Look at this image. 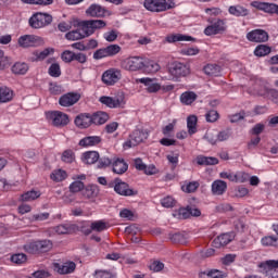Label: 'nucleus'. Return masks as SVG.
Returning <instances> with one entry per match:
<instances>
[{
    "instance_id": "54",
    "label": "nucleus",
    "mask_w": 278,
    "mask_h": 278,
    "mask_svg": "<svg viewBox=\"0 0 278 278\" xmlns=\"http://www.w3.org/2000/svg\"><path fill=\"white\" fill-rule=\"evenodd\" d=\"M74 58H75V52L71 50H65L61 54V60H63V62H65L66 64H71V62H74Z\"/></svg>"
},
{
    "instance_id": "49",
    "label": "nucleus",
    "mask_w": 278,
    "mask_h": 278,
    "mask_svg": "<svg viewBox=\"0 0 278 278\" xmlns=\"http://www.w3.org/2000/svg\"><path fill=\"white\" fill-rule=\"evenodd\" d=\"M174 216H176V218H179L180 220H186L190 218V206L180 207L178 211H176Z\"/></svg>"
},
{
    "instance_id": "14",
    "label": "nucleus",
    "mask_w": 278,
    "mask_h": 278,
    "mask_svg": "<svg viewBox=\"0 0 278 278\" xmlns=\"http://www.w3.org/2000/svg\"><path fill=\"white\" fill-rule=\"evenodd\" d=\"M74 125L78 127V129H88V127H92V117L90 113H80L74 119Z\"/></svg>"
},
{
    "instance_id": "53",
    "label": "nucleus",
    "mask_w": 278,
    "mask_h": 278,
    "mask_svg": "<svg viewBox=\"0 0 278 278\" xmlns=\"http://www.w3.org/2000/svg\"><path fill=\"white\" fill-rule=\"evenodd\" d=\"M113 163H114V159L112 160L106 156H102V157L99 156L98 168H108L109 166H112Z\"/></svg>"
},
{
    "instance_id": "30",
    "label": "nucleus",
    "mask_w": 278,
    "mask_h": 278,
    "mask_svg": "<svg viewBox=\"0 0 278 278\" xmlns=\"http://www.w3.org/2000/svg\"><path fill=\"white\" fill-rule=\"evenodd\" d=\"M197 164L199 166H216V164H218V159L214 156L199 155L197 156Z\"/></svg>"
},
{
    "instance_id": "8",
    "label": "nucleus",
    "mask_w": 278,
    "mask_h": 278,
    "mask_svg": "<svg viewBox=\"0 0 278 278\" xmlns=\"http://www.w3.org/2000/svg\"><path fill=\"white\" fill-rule=\"evenodd\" d=\"M52 268L54 273H58V275H73L77 268V264L73 261H66V262H54L52 264Z\"/></svg>"
},
{
    "instance_id": "6",
    "label": "nucleus",
    "mask_w": 278,
    "mask_h": 278,
    "mask_svg": "<svg viewBox=\"0 0 278 278\" xmlns=\"http://www.w3.org/2000/svg\"><path fill=\"white\" fill-rule=\"evenodd\" d=\"M33 29H42V27H48L53 23V16L49 13L37 12L28 21Z\"/></svg>"
},
{
    "instance_id": "55",
    "label": "nucleus",
    "mask_w": 278,
    "mask_h": 278,
    "mask_svg": "<svg viewBox=\"0 0 278 278\" xmlns=\"http://www.w3.org/2000/svg\"><path fill=\"white\" fill-rule=\"evenodd\" d=\"M85 185L81 180H75L74 182H72L70 185V192H81V190H84Z\"/></svg>"
},
{
    "instance_id": "13",
    "label": "nucleus",
    "mask_w": 278,
    "mask_h": 278,
    "mask_svg": "<svg viewBox=\"0 0 278 278\" xmlns=\"http://www.w3.org/2000/svg\"><path fill=\"white\" fill-rule=\"evenodd\" d=\"M137 81L139 84H143L147 92H149L150 94L160 92V90H162V85H160L157 83V79H155V78L143 77V78H139Z\"/></svg>"
},
{
    "instance_id": "21",
    "label": "nucleus",
    "mask_w": 278,
    "mask_h": 278,
    "mask_svg": "<svg viewBox=\"0 0 278 278\" xmlns=\"http://www.w3.org/2000/svg\"><path fill=\"white\" fill-rule=\"evenodd\" d=\"M110 121V114L103 111H97L91 114V125H105Z\"/></svg>"
},
{
    "instance_id": "33",
    "label": "nucleus",
    "mask_w": 278,
    "mask_h": 278,
    "mask_svg": "<svg viewBox=\"0 0 278 278\" xmlns=\"http://www.w3.org/2000/svg\"><path fill=\"white\" fill-rule=\"evenodd\" d=\"M55 233L59 236H64L66 233H73L75 231V226L71 224H61L54 227Z\"/></svg>"
},
{
    "instance_id": "5",
    "label": "nucleus",
    "mask_w": 278,
    "mask_h": 278,
    "mask_svg": "<svg viewBox=\"0 0 278 278\" xmlns=\"http://www.w3.org/2000/svg\"><path fill=\"white\" fill-rule=\"evenodd\" d=\"M108 188H113L116 194L119 197H136L138 191H135L129 184L123 181L121 178H115L114 180L110 181Z\"/></svg>"
},
{
    "instance_id": "58",
    "label": "nucleus",
    "mask_w": 278,
    "mask_h": 278,
    "mask_svg": "<svg viewBox=\"0 0 278 278\" xmlns=\"http://www.w3.org/2000/svg\"><path fill=\"white\" fill-rule=\"evenodd\" d=\"M175 203H177V201H175L170 195L161 199V205L163 207H175Z\"/></svg>"
},
{
    "instance_id": "32",
    "label": "nucleus",
    "mask_w": 278,
    "mask_h": 278,
    "mask_svg": "<svg viewBox=\"0 0 278 278\" xmlns=\"http://www.w3.org/2000/svg\"><path fill=\"white\" fill-rule=\"evenodd\" d=\"M229 14L232 16H249V11L242 5H231L228 9Z\"/></svg>"
},
{
    "instance_id": "10",
    "label": "nucleus",
    "mask_w": 278,
    "mask_h": 278,
    "mask_svg": "<svg viewBox=\"0 0 278 278\" xmlns=\"http://www.w3.org/2000/svg\"><path fill=\"white\" fill-rule=\"evenodd\" d=\"M122 77L123 74L121 73V70L110 68L102 74V81L105 86H114V84H118V81H121Z\"/></svg>"
},
{
    "instance_id": "47",
    "label": "nucleus",
    "mask_w": 278,
    "mask_h": 278,
    "mask_svg": "<svg viewBox=\"0 0 278 278\" xmlns=\"http://www.w3.org/2000/svg\"><path fill=\"white\" fill-rule=\"evenodd\" d=\"M61 160L65 164H73L75 162V152L71 149L63 151Z\"/></svg>"
},
{
    "instance_id": "50",
    "label": "nucleus",
    "mask_w": 278,
    "mask_h": 278,
    "mask_svg": "<svg viewBox=\"0 0 278 278\" xmlns=\"http://www.w3.org/2000/svg\"><path fill=\"white\" fill-rule=\"evenodd\" d=\"M11 262L21 266V264H25V262H27V255L25 253L13 254L11 256Z\"/></svg>"
},
{
    "instance_id": "27",
    "label": "nucleus",
    "mask_w": 278,
    "mask_h": 278,
    "mask_svg": "<svg viewBox=\"0 0 278 278\" xmlns=\"http://www.w3.org/2000/svg\"><path fill=\"white\" fill-rule=\"evenodd\" d=\"M54 49L53 48H46L42 51H36L33 53V55L35 58H31V62H42V60H47V58H49V55H51V53H54Z\"/></svg>"
},
{
    "instance_id": "20",
    "label": "nucleus",
    "mask_w": 278,
    "mask_h": 278,
    "mask_svg": "<svg viewBox=\"0 0 278 278\" xmlns=\"http://www.w3.org/2000/svg\"><path fill=\"white\" fill-rule=\"evenodd\" d=\"M232 240H233V233L226 232L215 238L212 244L215 249H220V247H227V244H229V242H231Z\"/></svg>"
},
{
    "instance_id": "37",
    "label": "nucleus",
    "mask_w": 278,
    "mask_h": 278,
    "mask_svg": "<svg viewBox=\"0 0 278 278\" xmlns=\"http://www.w3.org/2000/svg\"><path fill=\"white\" fill-rule=\"evenodd\" d=\"M65 38H66V40L75 41V40H84V38H86V37H85L80 26H78L77 29L66 33Z\"/></svg>"
},
{
    "instance_id": "62",
    "label": "nucleus",
    "mask_w": 278,
    "mask_h": 278,
    "mask_svg": "<svg viewBox=\"0 0 278 278\" xmlns=\"http://www.w3.org/2000/svg\"><path fill=\"white\" fill-rule=\"evenodd\" d=\"M205 118L207 123H216L218 121V112L211 110L206 113Z\"/></svg>"
},
{
    "instance_id": "26",
    "label": "nucleus",
    "mask_w": 278,
    "mask_h": 278,
    "mask_svg": "<svg viewBox=\"0 0 278 278\" xmlns=\"http://www.w3.org/2000/svg\"><path fill=\"white\" fill-rule=\"evenodd\" d=\"M190 40H194V38H192L191 36L188 35H181V34H172V35H167L165 37V41L173 43V42H184V41H190Z\"/></svg>"
},
{
    "instance_id": "34",
    "label": "nucleus",
    "mask_w": 278,
    "mask_h": 278,
    "mask_svg": "<svg viewBox=\"0 0 278 278\" xmlns=\"http://www.w3.org/2000/svg\"><path fill=\"white\" fill-rule=\"evenodd\" d=\"M198 98L194 91H185L180 94V102L184 105H192V102Z\"/></svg>"
},
{
    "instance_id": "59",
    "label": "nucleus",
    "mask_w": 278,
    "mask_h": 278,
    "mask_svg": "<svg viewBox=\"0 0 278 278\" xmlns=\"http://www.w3.org/2000/svg\"><path fill=\"white\" fill-rule=\"evenodd\" d=\"M184 192L192 193L197 192L199 190V182L198 181H192L189 182L186 187H182Z\"/></svg>"
},
{
    "instance_id": "35",
    "label": "nucleus",
    "mask_w": 278,
    "mask_h": 278,
    "mask_svg": "<svg viewBox=\"0 0 278 278\" xmlns=\"http://www.w3.org/2000/svg\"><path fill=\"white\" fill-rule=\"evenodd\" d=\"M68 177V174L64 169H54L50 174V179L52 181H55L56 184H60V181H64Z\"/></svg>"
},
{
    "instance_id": "60",
    "label": "nucleus",
    "mask_w": 278,
    "mask_h": 278,
    "mask_svg": "<svg viewBox=\"0 0 278 278\" xmlns=\"http://www.w3.org/2000/svg\"><path fill=\"white\" fill-rule=\"evenodd\" d=\"M261 268L265 269V276L267 278H278V269H275L273 267H266V266H261Z\"/></svg>"
},
{
    "instance_id": "57",
    "label": "nucleus",
    "mask_w": 278,
    "mask_h": 278,
    "mask_svg": "<svg viewBox=\"0 0 278 278\" xmlns=\"http://www.w3.org/2000/svg\"><path fill=\"white\" fill-rule=\"evenodd\" d=\"M249 181V174L239 172L235 174V184H247Z\"/></svg>"
},
{
    "instance_id": "45",
    "label": "nucleus",
    "mask_w": 278,
    "mask_h": 278,
    "mask_svg": "<svg viewBox=\"0 0 278 278\" xmlns=\"http://www.w3.org/2000/svg\"><path fill=\"white\" fill-rule=\"evenodd\" d=\"M270 51H271L270 47L266 45H258L254 50V55H256V58H264L268 55Z\"/></svg>"
},
{
    "instance_id": "17",
    "label": "nucleus",
    "mask_w": 278,
    "mask_h": 278,
    "mask_svg": "<svg viewBox=\"0 0 278 278\" xmlns=\"http://www.w3.org/2000/svg\"><path fill=\"white\" fill-rule=\"evenodd\" d=\"M112 170L115 175H125V172L129 170V164L123 157H113Z\"/></svg>"
},
{
    "instance_id": "64",
    "label": "nucleus",
    "mask_w": 278,
    "mask_h": 278,
    "mask_svg": "<svg viewBox=\"0 0 278 278\" xmlns=\"http://www.w3.org/2000/svg\"><path fill=\"white\" fill-rule=\"evenodd\" d=\"M261 266H266V268H274L278 270V260H268L265 263H262Z\"/></svg>"
},
{
    "instance_id": "11",
    "label": "nucleus",
    "mask_w": 278,
    "mask_h": 278,
    "mask_svg": "<svg viewBox=\"0 0 278 278\" xmlns=\"http://www.w3.org/2000/svg\"><path fill=\"white\" fill-rule=\"evenodd\" d=\"M102 105H125V93L118 91L114 97L102 96L99 99Z\"/></svg>"
},
{
    "instance_id": "3",
    "label": "nucleus",
    "mask_w": 278,
    "mask_h": 278,
    "mask_svg": "<svg viewBox=\"0 0 278 278\" xmlns=\"http://www.w3.org/2000/svg\"><path fill=\"white\" fill-rule=\"evenodd\" d=\"M46 119L53 127H58L62 129V127H66L68 123H71V118L68 115L61 111H48L46 112Z\"/></svg>"
},
{
    "instance_id": "31",
    "label": "nucleus",
    "mask_w": 278,
    "mask_h": 278,
    "mask_svg": "<svg viewBox=\"0 0 278 278\" xmlns=\"http://www.w3.org/2000/svg\"><path fill=\"white\" fill-rule=\"evenodd\" d=\"M99 195V187L96 185H89L83 189V197L85 199H96Z\"/></svg>"
},
{
    "instance_id": "44",
    "label": "nucleus",
    "mask_w": 278,
    "mask_h": 278,
    "mask_svg": "<svg viewBox=\"0 0 278 278\" xmlns=\"http://www.w3.org/2000/svg\"><path fill=\"white\" fill-rule=\"evenodd\" d=\"M40 191L30 190L21 195L22 201H36V199H40Z\"/></svg>"
},
{
    "instance_id": "18",
    "label": "nucleus",
    "mask_w": 278,
    "mask_h": 278,
    "mask_svg": "<svg viewBox=\"0 0 278 278\" xmlns=\"http://www.w3.org/2000/svg\"><path fill=\"white\" fill-rule=\"evenodd\" d=\"M220 31H225V22H223V20L212 22V24L204 29L205 36H216V34H220Z\"/></svg>"
},
{
    "instance_id": "19",
    "label": "nucleus",
    "mask_w": 278,
    "mask_h": 278,
    "mask_svg": "<svg viewBox=\"0 0 278 278\" xmlns=\"http://www.w3.org/2000/svg\"><path fill=\"white\" fill-rule=\"evenodd\" d=\"M79 99H81V94H79L77 92H68V93L63 94L59 99V103H60V105H75V103H77V101H79Z\"/></svg>"
},
{
    "instance_id": "42",
    "label": "nucleus",
    "mask_w": 278,
    "mask_h": 278,
    "mask_svg": "<svg viewBox=\"0 0 278 278\" xmlns=\"http://www.w3.org/2000/svg\"><path fill=\"white\" fill-rule=\"evenodd\" d=\"M263 247H275L278 249V239L275 236H265L261 239Z\"/></svg>"
},
{
    "instance_id": "56",
    "label": "nucleus",
    "mask_w": 278,
    "mask_h": 278,
    "mask_svg": "<svg viewBox=\"0 0 278 278\" xmlns=\"http://www.w3.org/2000/svg\"><path fill=\"white\" fill-rule=\"evenodd\" d=\"M22 3H28L30 5H51L53 0H21Z\"/></svg>"
},
{
    "instance_id": "51",
    "label": "nucleus",
    "mask_w": 278,
    "mask_h": 278,
    "mask_svg": "<svg viewBox=\"0 0 278 278\" xmlns=\"http://www.w3.org/2000/svg\"><path fill=\"white\" fill-rule=\"evenodd\" d=\"M50 77H60L62 75V70L59 63H52L48 70Z\"/></svg>"
},
{
    "instance_id": "1",
    "label": "nucleus",
    "mask_w": 278,
    "mask_h": 278,
    "mask_svg": "<svg viewBox=\"0 0 278 278\" xmlns=\"http://www.w3.org/2000/svg\"><path fill=\"white\" fill-rule=\"evenodd\" d=\"M53 249V242L49 239L37 240L24 244V251L30 255H42Z\"/></svg>"
},
{
    "instance_id": "36",
    "label": "nucleus",
    "mask_w": 278,
    "mask_h": 278,
    "mask_svg": "<svg viewBox=\"0 0 278 278\" xmlns=\"http://www.w3.org/2000/svg\"><path fill=\"white\" fill-rule=\"evenodd\" d=\"M14 97V91H12L8 87L0 88V103H9L11 99Z\"/></svg>"
},
{
    "instance_id": "52",
    "label": "nucleus",
    "mask_w": 278,
    "mask_h": 278,
    "mask_svg": "<svg viewBox=\"0 0 278 278\" xmlns=\"http://www.w3.org/2000/svg\"><path fill=\"white\" fill-rule=\"evenodd\" d=\"M108 58H114V55H118L121 53V46L118 45H110L105 47Z\"/></svg>"
},
{
    "instance_id": "39",
    "label": "nucleus",
    "mask_w": 278,
    "mask_h": 278,
    "mask_svg": "<svg viewBox=\"0 0 278 278\" xmlns=\"http://www.w3.org/2000/svg\"><path fill=\"white\" fill-rule=\"evenodd\" d=\"M204 73L211 77H218L220 76V66L217 64H207L204 66Z\"/></svg>"
},
{
    "instance_id": "22",
    "label": "nucleus",
    "mask_w": 278,
    "mask_h": 278,
    "mask_svg": "<svg viewBox=\"0 0 278 278\" xmlns=\"http://www.w3.org/2000/svg\"><path fill=\"white\" fill-rule=\"evenodd\" d=\"M211 190L215 197H223L227 192V184L225 180L217 179L212 182Z\"/></svg>"
},
{
    "instance_id": "40",
    "label": "nucleus",
    "mask_w": 278,
    "mask_h": 278,
    "mask_svg": "<svg viewBox=\"0 0 278 278\" xmlns=\"http://www.w3.org/2000/svg\"><path fill=\"white\" fill-rule=\"evenodd\" d=\"M197 123H198L197 115H190L187 118V127H188L189 136H194V134L197 132Z\"/></svg>"
},
{
    "instance_id": "63",
    "label": "nucleus",
    "mask_w": 278,
    "mask_h": 278,
    "mask_svg": "<svg viewBox=\"0 0 278 278\" xmlns=\"http://www.w3.org/2000/svg\"><path fill=\"white\" fill-rule=\"evenodd\" d=\"M103 58H108V51L105 48L98 49L93 52V60H103Z\"/></svg>"
},
{
    "instance_id": "41",
    "label": "nucleus",
    "mask_w": 278,
    "mask_h": 278,
    "mask_svg": "<svg viewBox=\"0 0 278 278\" xmlns=\"http://www.w3.org/2000/svg\"><path fill=\"white\" fill-rule=\"evenodd\" d=\"M27 71H29L27 63L17 62L12 66V73H14V75H25Z\"/></svg>"
},
{
    "instance_id": "2",
    "label": "nucleus",
    "mask_w": 278,
    "mask_h": 278,
    "mask_svg": "<svg viewBox=\"0 0 278 278\" xmlns=\"http://www.w3.org/2000/svg\"><path fill=\"white\" fill-rule=\"evenodd\" d=\"M108 23L103 20H86L78 23L85 38H90L97 29H103Z\"/></svg>"
},
{
    "instance_id": "48",
    "label": "nucleus",
    "mask_w": 278,
    "mask_h": 278,
    "mask_svg": "<svg viewBox=\"0 0 278 278\" xmlns=\"http://www.w3.org/2000/svg\"><path fill=\"white\" fill-rule=\"evenodd\" d=\"M203 275H207L211 278H225L227 275L218 269H211L210 271H201L199 274L200 278H203Z\"/></svg>"
},
{
    "instance_id": "15",
    "label": "nucleus",
    "mask_w": 278,
    "mask_h": 278,
    "mask_svg": "<svg viewBox=\"0 0 278 278\" xmlns=\"http://www.w3.org/2000/svg\"><path fill=\"white\" fill-rule=\"evenodd\" d=\"M247 39L250 42H267L268 33L264 29H255L247 34Z\"/></svg>"
},
{
    "instance_id": "61",
    "label": "nucleus",
    "mask_w": 278,
    "mask_h": 278,
    "mask_svg": "<svg viewBox=\"0 0 278 278\" xmlns=\"http://www.w3.org/2000/svg\"><path fill=\"white\" fill-rule=\"evenodd\" d=\"M103 36L106 42H114L116 38H118V33L116 30H110L108 33H104Z\"/></svg>"
},
{
    "instance_id": "12",
    "label": "nucleus",
    "mask_w": 278,
    "mask_h": 278,
    "mask_svg": "<svg viewBox=\"0 0 278 278\" xmlns=\"http://www.w3.org/2000/svg\"><path fill=\"white\" fill-rule=\"evenodd\" d=\"M169 74L176 79L186 77L187 75H190V66L179 62L173 63L169 67Z\"/></svg>"
},
{
    "instance_id": "43",
    "label": "nucleus",
    "mask_w": 278,
    "mask_h": 278,
    "mask_svg": "<svg viewBox=\"0 0 278 278\" xmlns=\"http://www.w3.org/2000/svg\"><path fill=\"white\" fill-rule=\"evenodd\" d=\"M143 73H157L160 71V64L154 61L143 62Z\"/></svg>"
},
{
    "instance_id": "25",
    "label": "nucleus",
    "mask_w": 278,
    "mask_h": 278,
    "mask_svg": "<svg viewBox=\"0 0 278 278\" xmlns=\"http://www.w3.org/2000/svg\"><path fill=\"white\" fill-rule=\"evenodd\" d=\"M90 228L91 230L89 229L86 231L87 236L92 233V231L101 232V231H105L106 229H110V224L103 220H96L91 223Z\"/></svg>"
},
{
    "instance_id": "46",
    "label": "nucleus",
    "mask_w": 278,
    "mask_h": 278,
    "mask_svg": "<svg viewBox=\"0 0 278 278\" xmlns=\"http://www.w3.org/2000/svg\"><path fill=\"white\" fill-rule=\"evenodd\" d=\"M170 241L174 242V244H188V237L181 232H176L170 236Z\"/></svg>"
},
{
    "instance_id": "4",
    "label": "nucleus",
    "mask_w": 278,
    "mask_h": 278,
    "mask_svg": "<svg viewBox=\"0 0 278 278\" xmlns=\"http://www.w3.org/2000/svg\"><path fill=\"white\" fill-rule=\"evenodd\" d=\"M149 138V130L147 129H135L128 137V139L123 143V149L126 151L128 149H134V147H138L144 140Z\"/></svg>"
},
{
    "instance_id": "38",
    "label": "nucleus",
    "mask_w": 278,
    "mask_h": 278,
    "mask_svg": "<svg viewBox=\"0 0 278 278\" xmlns=\"http://www.w3.org/2000/svg\"><path fill=\"white\" fill-rule=\"evenodd\" d=\"M270 90L266 88V86L262 85L261 81H256L254 87L252 88V94H257L258 97H266Z\"/></svg>"
},
{
    "instance_id": "16",
    "label": "nucleus",
    "mask_w": 278,
    "mask_h": 278,
    "mask_svg": "<svg viewBox=\"0 0 278 278\" xmlns=\"http://www.w3.org/2000/svg\"><path fill=\"white\" fill-rule=\"evenodd\" d=\"M251 5L256 8V10H261L267 14H277L278 16V5L276 3L254 1L251 3Z\"/></svg>"
},
{
    "instance_id": "28",
    "label": "nucleus",
    "mask_w": 278,
    "mask_h": 278,
    "mask_svg": "<svg viewBox=\"0 0 278 278\" xmlns=\"http://www.w3.org/2000/svg\"><path fill=\"white\" fill-rule=\"evenodd\" d=\"M81 162H84V164H97V162H99V152L87 151L83 153Z\"/></svg>"
},
{
    "instance_id": "23",
    "label": "nucleus",
    "mask_w": 278,
    "mask_h": 278,
    "mask_svg": "<svg viewBox=\"0 0 278 278\" xmlns=\"http://www.w3.org/2000/svg\"><path fill=\"white\" fill-rule=\"evenodd\" d=\"M106 12H108V10H105V8L101 7L100 4H91L86 10V14L88 16H92V17H96V18H102L103 16H105Z\"/></svg>"
},
{
    "instance_id": "7",
    "label": "nucleus",
    "mask_w": 278,
    "mask_h": 278,
    "mask_svg": "<svg viewBox=\"0 0 278 278\" xmlns=\"http://www.w3.org/2000/svg\"><path fill=\"white\" fill-rule=\"evenodd\" d=\"M143 5L149 12H166L175 8V3L170 0H144Z\"/></svg>"
},
{
    "instance_id": "24",
    "label": "nucleus",
    "mask_w": 278,
    "mask_h": 278,
    "mask_svg": "<svg viewBox=\"0 0 278 278\" xmlns=\"http://www.w3.org/2000/svg\"><path fill=\"white\" fill-rule=\"evenodd\" d=\"M79 147H84L85 149L88 147H97V144H101V137L99 136H88L84 137L78 142Z\"/></svg>"
},
{
    "instance_id": "9",
    "label": "nucleus",
    "mask_w": 278,
    "mask_h": 278,
    "mask_svg": "<svg viewBox=\"0 0 278 278\" xmlns=\"http://www.w3.org/2000/svg\"><path fill=\"white\" fill-rule=\"evenodd\" d=\"M121 66L125 71H142L144 68V61L140 56H130L122 61Z\"/></svg>"
},
{
    "instance_id": "29",
    "label": "nucleus",
    "mask_w": 278,
    "mask_h": 278,
    "mask_svg": "<svg viewBox=\"0 0 278 278\" xmlns=\"http://www.w3.org/2000/svg\"><path fill=\"white\" fill-rule=\"evenodd\" d=\"M36 40H38V37L34 35H24L18 38V45L20 47L27 49V47H34Z\"/></svg>"
}]
</instances>
